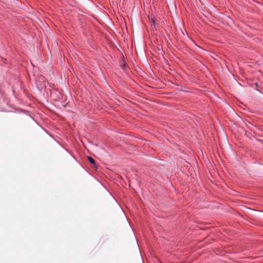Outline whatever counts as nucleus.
<instances>
[{
    "label": "nucleus",
    "instance_id": "f257e3e1",
    "mask_svg": "<svg viewBox=\"0 0 263 263\" xmlns=\"http://www.w3.org/2000/svg\"><path fill=\"white\" fill-rule=\"evenodd\" d=\"M88 159L90 163L91 164H95V160L91 157H88Z\"/></svg>",
    "mask_w": 263,
    "mask_h": 263
},
{
    "label": "nucleus",
    "instance_id": "7ed1b4c3",
    "mask_svg": "<svg viewBox=\"0 0 263 263\" xmlns=\"http://www.w3.org/2000/svg\"><path fill=\"white\" fill-rule=\"evenodd\" d=\"M121 66L123 69H125V65H122Z\"/></svg>",
    "mask_w": 263,
    "mask_h": 263
},
{
    "label": "nucleus",
    "instance_id": "f03ea898",
    "mask_svg": "<svg viewBox=\"0 0 263 263\" xmlns=\"http://www.w3.org/2000/svg\"><path fill=\"white\" fill-rule=\"evenodd\" d=\"M151 23L152 24V25H155V21L153 20V19H152L151 20Z\"/></svg>",
    "mask_w": 263,
    "mask_h": 263
}]
</instances>
